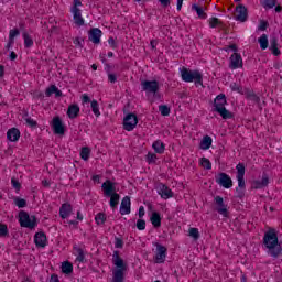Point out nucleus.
<instances>
[{
  "label": "nucleus",
  "mask_w": 282,
  "mask_h": 282,
  "mask_svg": "<svg viewBox=\"0 0 282 282\" xmlns=\"http://www.w3.org/2000/svg\"><path fill=\"white\" fill-rule=\"evenodd\" d=\"M108 80L109 83H116L118 80V76L113 73L108 74Z\"/></svg>",
  "instance_id": "obj_57"
},
{
  "label": "nucleus",
  "mask_w": 282,
  "mask_h": 282,
  "mask_svg": "<svg viewBox=\"0 0 282 282\" xmlns=\"http://www.w3.org/2000/svg\"><path fill=\"white\" fill-rule=\"evenodd\" d=\"M159 3L162 8H169V6H171V0H159Z\"/></svg>",
  "instance_id": "obj_59"
},
{
  "label": "nucleus",
  "mask_w": 282,
  "mask_h": 282,
  "mask_svg": "<svg viewBox=\"0 0 282 282\" xmlns=\"http://www.w3.org/2000/svg\"><path fill=\"white\" fill-rule=\"evenodd\" d=\"M72 204L69 203H64L62 204L61 208H59V217L62 219H67V217H69V215H72Z\"/></svg>",
  "instance_id": "obj_24"
},
{
  "label": "nucleus",
  "mask_w": 282,
  "mask_h": 282,
  "mask_svg": "<svg viewBox=\"0 0 282 282\" xmlns=\"http://www.w3.org/2000/svg\"><path fill=\"white\" fill-rule=\"evenodd\" d=\"M214 202L217 206L216 210L219 213V215H223V217H228V205L224 203V197L221 196H215Z\"/></svg>",
  "instance_id": "obj_12"
},
{
  "label": "nucleus",
  "mask_w": 282,
  "mask_h": 282,
  "mask_svg": "<svg viewBox=\"0 0 282 282\" xmlns=\"http://www.w3.org/2000/svg\"><path fill=\"white\" fill-rule=\"evenodd\" d=\"M152 148L154 149L155 153L162 155V153H164L166 149V145L164 144V142H162V140H156L153 142Z\"/></svg>",
  "instance_id": "obj_28"
},
{
  "label": "nucleus",
  "mask_w": 282,
  "mask_h": 282,
  "mask_svg": "<svg viewBox=\"0 0 282 282\" xmlns=\"http://www.w3.org/2000/svg\"><path fill=\"white\" fill-rule=\"evenodd\" d=\"M247 98H249V100H252L253 102H261V98L252 91L247 94Z\"/></svg>",
  "instance_id": "obj_49"
},
{
  "label": "nucleus",
  "mask_w": 282,
  "mask_h": 282,
  "mask_svg": "<svg viewBox=\"0 0 282 282\" xmlns=\"http://www.w3.org/2000/svg\"><path fill=\"white\" fill-rule=\"evenodd\" d=\"M77 258L76 261H79V263H85V251L80 248L77 249Z\"/></svg>",
  "instance_id": "obj_46"
},
{
  "label": "nucleus",
  "mask_w": 282,
  "mask_h": 282,
  "mask_svg": "<svg viewBox=\"0 0 282 282\" xmlns=\"http://www.w3.org/2000/svg\"><path fill=\"white\" fill-rule=\"evenodd\" d=\"M58 87L56 85H51L48 88L45 90V96L46 98H50L53 94H56Z\"/></svg>",
  "instance_id": "obj_43"
},
{
  "label": "nucleus",
  "mask_w": 282,
  "mask_h": 282,
  "mask_svg": "<svg viewBox=\"0 0 282 282\" xmlns=\"http://www.w3.org/2000/svg\"><path fill=\"white\" fill-rule=\"evenodd\" d=\"M144 206H141L140 208H139V218L140 219H142V217H144Z\"/></svg>",
  "instance_id": "obj_63"
},
{
  "label": "nucleus",
  "mask_w": 282,
  "mask_h": 282,
  "mask_svg": "<svg viewBox=\"0 0 282 282\" xmlns=\"http://www.w3.org/2000/svg\"><path fill=\"white\" fill-rule=\"evenodd\" d=\"M145 160L148 164H155V161L158 160V154L153 152H149L145 156Z\"/></svg>",
  "instance_id": "obj_41"
},
{
  "label": "nucleus",
  "mask_w": 282,
  "mask_h": 282,
  "mask_svg": "<svg viewBox=\"0 0 282 282\" xmlns=\"http://www.w3.org/2000/svg\"><path fill=\"white\" fill-rule=\"evenodd\" d=\"M110 197V207L118 208V204H120V194H112L111 196H107Z\"/></svg>",
  "instance_id": "obj_32"
},
{
  "label": "nucleus",
  "mask_w": 282,
  "mask_h": 282,
  "mask_svg": "<svg viewBox=\"0 0 282 282\" xmlns=\"http://www.w3.org/2000/svg\"><path fill=\"white\" fill-rule=\"evenodd\" d=\"M192 10L196 11L198 19H208V14L204 12V8L197 6L196 3L192 4Z\"/></svg>",
  "instance_id": "obj_30"
},
{
  "label": "nucleus",
  "mask_w": 282,
  "mask_h": 282,
  "mask_svg": "<svg viewBox=\"0 0 282 282\" xmlns=\"http://www.w3.org/2000/svg\"><path fill=\"white\" fill-rule=\"evenodd\" d=\"M13 202L18 208H25L28 206V200H25V198L15 197Z\"/></svg>",
  "instance_id": "obj_37"
},
{
  "label": "nucleus",
  "mask_w": 282,
  "mask_h": 282,
  "mask_svg": "<svg viewBox=\"0 0 282 282\" xmlns=\"http://www.w3.org/2000/svg\"><path fill=\"white\" fill-rule=\"evenodd\" d=\"M19 34H21V32L19 31V29H13L10 31L9 33V39L14 41V36H19Z\"/></svg>",
  "instance_id": "obj_55"
},
{
  "label": "nucleus",
  "mask_w": 282,
  "mask_h": 282,
  "mask_svg": "<svg viewBox=\"0 0 282 282\" xmlns=\"http://www.w3.org/2000/svg\"><path fill=\"white\" fill-rule=\"evenodd\" d=\"M141 89L142 91H145L147 94H158L160 91V82L158 80H142L141 82Z\"/></svg>",
  "instance_id": "obj_7"
},
{
  "label": "nucleus",
  "mask_w": 282,
  "mask_h": 282,
  "mask_svg": "<svg viewBox=\"0 0 282 282\" xmlns=\"http://www.w3.org/2000/svg\"><path fill=\"white\" fill-rule=\"evenodd\" d=\"M0 237H8V225L0 223Z\"/></svg>",
  "instance_id": "obj_51"
},
{
  "label": "nucleus",
  "mask_w": 282,
  "mask_h": 282,
  "mask_svg": "<svg viewBox=\"0 0 282 282\" xmlns=\"http://www.w3.org/2000/svg\"><path fill=\"white\" fill-rule=\"evenodd\" d=\"M258 43H259L261 50H268V45H270V42H268V35L267 34H262L258 39Z\"/></svg>",
  "instance_id": "obj_31"
},
{
  "label": "nucleus",
  "mask_w": 282,
  "mask_h": 282,
  "mask_svg": "<svg viewBox=\"0 0 282 282\" xmlns=\"http://www.w3.org/2000/svg\"><path fill=\"white\" fill-rule=\"evenodd\" d=\"M22 36L24 39V47L30 48L32 45H34V40H32L28 32H24Z\"/></svg>",
  "instance_id": "obj_35"
},
{
  "label": "nucleus",
  "mask_w": 282,
  "mask_h": 282,
  "mask_svg": "<svg viewBox=\"0 0 282 282\" xmlns=\"http://www.w3.org/2000/svg\"><path fill=\"white\" fill-rule=\"evenodd\" d=\"M14 45V40L9 39V42L7 43V50H10Z\"/></svg>",
  "instance_id": "obj_64"
},
{
  "label": "nucleus",
  "mask_w": 282,
  "mask_h": 282,
  "mask_svg": "<svg viewBox=\"0 0 282 282\" xmlns=\"http://www.w3.org/2000/svg\"><path fill=\"white\" fill-rule=\"evenodd\" d=\"M89 155H91V149H89V147H83L80 150L82 160L87 162V160H89Z\"/></svg>",
  "instance_id": "obj_34"
},
{
  "label": "nucleus",
  "mask_w": 282,
  "mask_h": 282,
  "mask_svg": "<svg viewBox=\"0 0 282 282\" xmlns=\"http://www.w3.org/2000/svg\"><path fill=\"white\" fill-rule=\"evenodd\" d=\"M276 7V0H264V8L272 10V8Z\"/></svg>",
  "instance_id": "obj_52"
},
{
  "label": "nucleus",
  "mask_w": 282,
  "mask_h": 282,
  "mask_svg": "<svg viewBox=\"0 0 282 282\" xmlns=\"http://www.w3.org/2000/svg\"><path fill=\"white\" fill-rule=\"evenodd\" d=\"M236 171V178L238 180V187H236L237 197L238 199H243L246 197V164L238 163Z\"/></svg>",
  "instance_id": "obj_5"
},
{
  "label": "nucleus",
  "mask_w": 282,
  "mask_h": 282,
  "mask_svg": "<svg viewBox=\"0 0 282 282\" xmlns=\"http://www.w3.org/2000/svg\"><path fill=\"white\" fill-rule=\"evenodd\" d=\"M215 182L223 188H232V178L226 172H220L215 176Z\"/></svg>",
  "instance_id": "obj_9"
},
{
  "label": "nucleus",
  "mask_w": 282,
  "mask_h": 282,
  "mask_svg": "<svg viewBox=\"0 0 282 282\" xmlns=\"http://www.w3.org/2000/svg\"><path fill=\"white\" fill-rule=\"evenodd\" d=\"M181 78L184 83H194L196 87L204 86V75L197 69L191 70L186 67L180 68Z\"/></svg>",
  "instance_id": "obj_4"
},
{
  "label": "nucleus",
  "mask_w": 282,
  "mask_h": 282,
  "mask_svg": "<svg viewBox=\"0 0 282 282\" xmlns=\"http://www.w3.org/2000/svg\"><path fill=\"white\" fill-rule=\"evenodd\" d=\"M101 188L104 191L105 197H109L111 195H116V183L107 180L102 183Z\"/></svg>",
  "instance_id": "obj_15"
},
{
  "label": "nucleus",
  "mask_w": 282,
  "mask_h": 282,
  "mask_svg": "<svg viewBox=\"0 0 282 282\" xmlns=\"http://www.w3.org/2000/svg\"><path fill=\"white\" fill-rule=\"evenodd\" d=\"M200 165L207 171H210V169H213V163H210V160L204 156L200 159Z\"/></svg>",
  "instance_id": "obj_39"
},
{
  "label": "nucleus",
  "mask_w": 282,
  "mask_h": 282,
  "mask_svg": "<svg viewBox=\"0 0 282 282\" xmlns=\"http://www.w3.org/2000/svg\"><path fill=\"white\" fill-rule=\"evenodd\" d=\"M11 185L15 189V193H19V191H21V182H19V180H17L15 177L11 178Z\"/></svg>",
  "instance_id": "obj_45"
},
{
  "label": "nucleus",
  "mask_w": 282,
  "mask_h": 282,
  "mask_svg": "<svg viewBox=\"0 0 282 282\" xmlns=\"http://www.w3.org/2000/svg\"><path fill=\"white\" fill-rule=\"evenodd\" d=\"M138 127V115L133 112H128L123 118V129L124 131H133Z\"/></svg>",
  "instance_id": "obj_8"
},
{
  "label": "nucleus",
  "mask_w": 282,
  "mask_h": 282,
  "mask_svg": "<svg viewBox=\"0 0 282 282\" xmlns=\"http://www.w3.org/2000/svg\"><path fill=\"white\" fill-rule=\"evenodd\" d=\"M131 214V197L124 196L120 205V215H130Z\"/></svg>",
  "instance_id": "obj_19"
},
{
  "label": "nucleus",
  "mask_w": 282,
  "mask_h": 282,
  "mask_svg": "<svg viewBox=\"0 0 282 282\" xmlns=\"http://www.w3.org/2000/svg\"><path fill=\"white\" fill-rule=\"evenodd\" d=\"M270 184V177L268 176L267 173L262 174V180L261 181H253L252 183V188L256 191H259L261 188H265Z\"/></svg>",
  "instance_id": "obj_21"
},
{
  "label": "nucleus",
  "mask_w": 282,
  "mask_h": 282,
  "mask_svg": "<svg viewBox=\"0 0 282 282\" xmlns=\"http://www.w3.org/2000/svg\"><path fill=\"white\" fill-rule=\"evenodd\" d=\"M153 246L156 248V253L154 256L155 263H164V261H166V252H169V249L160 242H153Z\"/></svg>",
  "instance_id": "obj_10"
},
{
  "label": "nucleus",
  "mask_w": 282,
  "mask_h": 282,
  "mask_svg": "<svg viewBox=\"0 0 282 282\" xmlns=\"http://www.w3.org/2000/svg\"><path fill=\"white\" fill-rule=\"evenodd\" d=\"M229 50H232V52H235V54H237L239 52V47H237V44H230L228 46Z\"/></svg>",
  "instance_id": "obj_62"
},
{
  "label": "nucleus",
  "mask_w": 282,
  "mask_h": 282,
  "mask_svg": "<svg viewBox=\"0 0 282 282\" xmlns=\"http://www.w3.org/2000/svg\"><path fill=\"white\" fill-rule=\"evenodd\" d=\"M199 147L203 151H208V149L213 147V138H210V135L203 137Z\"/></svg>",
  "instance_id": "obj_27"
},
{
  "label": "nucleus",
  "mask_w": 282,
  "mask_h": 282,
  "mask_svg": "<svg viewBox=\"0 0 282 282\" xmlns=\"http://www.w3.org/2000/svg\"><path fill=\"white\" fill-rule=\"evenodd\" d=\"M159 111H160L161 116H164V117L171 116V108L167 107L166 105H160Z\"/></svg>",
  "instance_id": "obj_38"
},
{
  "label": "nucleus",
  "mask_w": 282,
  "mask_h": 282,
  "mask_svg": "<svg viewBox=\"0 0 282 282\" xmlns=\"http://www.w3.org/2000/svg\"><path fill=\"white\" fill-rule=\"evenodd\" d=\"M97 226H102L107 221V215L105 213H98L95 217Z\"/></svg>",
  "instance_id": "obj_36"
},
{
  "label": "nucleus",
  "mask_w": 282,
  "mask_h": 282,
  "mask_svg": "<svg viewBox=\"0 0 282 282\" xmlns=\"http://www.w3.org/2000/svg\"><path fill=\"white\" fill-rule=\"evenodd\" d=\"M112 281L111 282H124V273L127 272V262L120 257V251L116 250L112 254Z\"/></svg>",
  "instance_id": "obj_2"
},
{
  "label": "nucleus",
  "mask_w": 282,
  "mask_h": 282,
  "mask_svg": "<svg viewBox=\"0 0 282 282\" xmlns=\"http://www.w3.org/2000/svg\"><path fill=\"white\" fill-rule=\"evenodd\" d=\"M269 50L273 56H281V50H279V37L271 36L270 37V46Z\"/></svg>",
  "instance_id": "obj_20"
},
{
  "label": "nucleus",
  "mask_w": 282,
  "mask_h": 282,
  "mask_svg": "<svg viewBox=\"0 0 282 282\" xmlns=\"http://www.w3.org/2000/svg\"><path fill=\"white\" fill-rule=\"evenodd\" d=\"M51 127L55 135H65V123H63V119L61 117H54Z\"/></svg>",
  "instance_id": "obj_11"
},
{
  "label": "nucleus",
  "mask_w": 282,
  "mask_h": 282,
  "mask_svg": "<svg viewBox=\"0 0 282 282\" xmlns=\"http://www.w3.org/2000/svg\"><path fill=\"white\" fill-rule=\"evenodd\" d=\"M26 124H29V127H31L32 129H36V127H39V122H36L34 119L28 117L25 119Z\"/></svg>",
  "instance_id": "obj_53"
},
{
  "label": "nucleus",
  "mask_w": 282,
  "mask_h": 282,
  "mask_svg": "<svg viewBox=\"0 0 282 282\" xmlns=\"http://www.w3.org/2000/svg\"><path fill=\"white\" fill-rule=\"evenodd\" d=\"M74 272V264L69 261H64L62 263V273L63 274H73Z\"/></svg>",
  "instance_id": "obj_29"
},
{
  "label": "nucleus",
  "mask_w": 282,
  "mask_h": 282,
  "mask_svg": "<svg viewBox=\"0 0 282 282\" xmlns=\"http://www.w3.org/2000/svg\"><path fill=\"white\" fill-rule=\"evenodd\" d=\"M91 98H89V95H87V94H84V95H82V102H84V104H88V102H90L91 104Z\"/></svg>",
  "instance_id": "obj_58"
},
{
  "label": "nucleus",
  "mask_w": 282,
  "mask_h": 282,
  "mask_svg": "<svg viewBox=\"0 0 282 282\" xmlns=\"http://www.w3.org/2000/svg\"><path fill=\"white\" fill-rule=\"evenodd\" d=\"M236 12H238L236 21H240V23H246V21H248V8H246L245 4H238L236 7Z\"/></svg>",
  "instance_id": "obj_16"
},
{
  "label": "nucleus",
  "mask_w": 282,
  "mask_h": 282,
  "mask_svg": "<svg viewBox=\"0 0 282 282\" xmlns=\"http://www.w3.org/2000/svg\"><path fill=\"white\" fill-rule=\"evenodd\" d=\"M90 107L96 118H100V107L98 105V100L94 99L93 101H90Z\"/></svg>",
  "instance_id": "obj_33"
},
{
  "label": "nucleus",
  "mask_w": 282,
  "mask_h": 282,
  "mask_svg": "<svg viewBox=\"0 0 282 282\" xmlns=\"http://www.w3.org/2000/svg\"><path fill=\"white\" fill-rule=\"evenodd\" d=\"M48 282H61V280L58 279V274L53 273Z\"/></svg>",
  "instance_id": "obj_61"
},
{
  "label": "nucleus",
  "mask_w": 282,
  "mask_h": 282,
  "mask_svg": "<svg viewBox=\"0 0 282 282\" xmlns=\"http://www.w3.org/2000/svg\"><path fill=\"white\" fill-rule=\"evenodd\" d=\"M264 248H268V254L273 259L282 257V243L279 241L276 229H269L263 236Z\"/></svg>",
  "instance_id": "obj_1"
},
{
  "label": "nucleus",
  "mask_w": 282,
  "mask_h": 282,
  "mask_svg": "<svg viewBox=\"0 0 282 282\" xmlns=\"http://www.w3.org/2000/svg\"><path fill=\"white\" fill-rule=\"evenodd\" d=\"M73 14V20L75 25H78V28L85 25V19H83V14L80 11H70Z\"/></svg>",
  "instance_id": "obj_26"
},
{
  "label": "nucleus",
  "mask_w": 282,
  "mask_h": 282,
  "mask_svg": "<svg viewBox=\"0 0 282 282\" xmlns=\"http://www.w3.org/2000/svg\"><path fill=\"white\" fill-rule=\"evenodd\" d=\"M115 248H124V240L120 237H115Z\"/></svg>",
  "instance_id": "obj_48"
},
{
  "label": "nucleus",
  "mask_w": 282,
  "mask_h": 282,
  "mask_svg": "<svg viewBox=\"0 0 282 282\" xmlns=\"http://www.w3.org/2000/svg\"><path fill=\"white\" fill-rule=\"evenodd\" d=\"M150 221L153 228H162V216L158 212H152L150 216Z\"/></svg>",
  "instance_id": "obj_25"
},
{
  "label": "nucleus",
  "mask_w": 282,
  "mask_h": 282,
  "mask_svg": "<svg viewBox=\"0 0 282 282\" xmlns=\"http://www.w3.org/2000/svg\"><path fill=\"white\" fill-rule=\"evenodd\" d=\"M217 25L224 28V22H221L218 18L209 19V28H217Z\"/></svg>",
  "instance_id": "obj_42"
},
{
  "label": "nucleus",
  "mask_w": 282,
  "mask_h": 282,
  "mask_svg": "<svg viewBox=\"0 0 282 282\" xmlns=\"http://www.w3.org/2000/svg\"><path fill=\"white\" fill-rule=\"evenodd\" d=\"M19 224L21 228H29L34 230L39 226V220L35 215H31L25 210H20L18 215Z\"/></svg>",
  "instance_id": "obj_6"
},
{
  "label": "nucleus",
  "mask_w": 282,
  "mask_h": 282,
  "mask_svg": "<svg viewBox=\"0 0 282 282\" xmlns=\"http://www.w3.org/2000/svg\"><path fill=\"white\" fill-rule=\"evenodd\" d=\"M231 91H237L238 94H243V87L238 85L237 83L230 84Z\"/></svg>",
  "instance_id": "obj_47"
},
{
  "label": "nucleus",
  "mask_w": 282,
  "mask_h": 282,
  "mask_svg": "<svg viewBox=\"0 0 282 282\" xmlns=\"http://www.w3.org/2000/svg\"><path fill=\"white\" fill-rule=\"evenodd\" d=\"M34 243L36 248H45L47 246V236L43 231H39L34 236Z\"/></svg>",
  "instance_id": "obj_18"
},
{
  "label": "nucleus",
  "mask_w": 282,
  "mask_h": 282,
  "mask_svg": "<svg viewBox=\"0 0 282 282\" xmlns=\"http://www.w3.org/2000/svg\"><path fill=\"white\" fill-rule=\"evenodd\" d=\"M259 23L260 24L258 26V30L260 32H265V30H268V28H270V23L268 21H265V20H260Z\"/></svg>",
  "instance_id": "obj_44"
},
{
  "label": "nucleus",
  "mask_w": 282,
  "mask_h": 282,
  "mask_svg": "<svg viewBox=\"0 0 282 282\" xmlns=\"http://www.w3.org/2000/svg\"><path fill=\"white\" fill-rule=\"evenodd\" d=\"M83 6V2L80 0L73 1V6L70 8V12H78L80 11L78 7Z\"/></svg>",
  "instance_id": "obj_50"
},
{
  "label": "nucleus",
  "mask_w": 282,
  "mask_h": 282,
  "mask_svg": "<svg viewBox=\"0 0 282 282\" xmlns=\"http://www.w3.org/2000/svg\"><path fill=\"white\" fill-rule=\"evenodd\" d=\"M188 232H189V237H192V239H194V241H197V239H199V229H197L195 227H191Z\"/></svg>",
  "instance_id": "obj_40"
},
{
  "label": "nucleus",
  "mask_w": 282,
  "mask_h": 282,
  "mask_svg": "<svg viewBox=\"0 0 282 282\" xmlns=\"http://www.w3.org/2000/svg\"><path fill=\"white\" fill-rule=\"evenodd\" d=\"M74 45H76L77 47H79L80 50H83V42L80 41V37H76L73 41Z\"/></svg>",
  "instance_id": "obj_60"
},
{
  "label": "nucleus",
  "mask_w": 282,
  "mask_h": 282,
  "mask_svg": "<svg viewBox=\"0 0 282 282\" xmlns=\"http://www.w3.org/2000/svg\"><path fill=\"white\" fill-rule=\"evenodd\" d=\"M156 191L159 195L162 197V199H171V197H174L175 194L173 193L172 189H170L169 186L164 183H159Z\"/></svg>",
  "instance_id": "obj_13"
},
{
  "label": "nucleus",
  "mask_w": 282,
  "mask_h": 282,
  "mask_svg": "<svg viewBox=\"0 0 282 282\" xmlns=\"http://www.w3.org/2000/svg\"><path fill=\"white\" fill-rule=\"evenodd\" d=\"M19 138H21V131L18 128L8 130L7 140H9V142H19Z\"/></svg>",
  "instance_id": "obj_22"
},
{
  "label": "nucleus",
  "mask_w": 282,
  "mask_h": 282,
  "mask_svg": "<svg viewBox=\"0 0 282 282\" xmlns=\"http://www.w3.org/2000/svg\"><path fill=\"white\" fill-rule=\"evenodd\" d=\"M137 228H138V230H145L147 221L144 219H138L137 220Z\"/></svg>",
  "instance_id": "obj_54"
},
{
  "label": "nucleus",
  "mask_w": 282,
  "mask_h": 282,
  "mask_svg": "<svg viewBox=\"0 0 282 282\" xmlns=\"http://www.w3.org/2000/svg\"><path fill=\"white\" fill-rule=\"evenodd\" d=\"M108 43H109L110 47H112V50H116V47H118V43H116V40L113 39V36H110L108 39Z\"/></svg>",
  "instance_id": "obj_56"
},
{
  "label": "nucleus",
  "mask_w": 282,
  "mask_h": 282,
  "mask_svg": "<svg viewBox=\"0 0 282 282\" xmlns=\"http://www.w3.org/2000/svg\"><path fill=\"white\" fill-rule=\"evenodd\" d=\"M66 113L70 120H76V117L80 115V107L77 104H72Z\"/></svg>",
  "instance_id": "obj_23"
},
{
  "label": "nucleus",
  "mask_w": 282,
  "mask_h": 282,
  "mask_svg": "<svg viewBox=\"0 0 282 282\" xmlns=\"http://www.w3.org/2000/svg\"><path fill=\"white\" fill-rule=\"evenodd\" d=\"M227 105H228V100L226 99V95L219 94L214 99L213 111L215 113H219V116L223 118V120H232V118H235V115L232 112H230L228 109H226Z\"/></svg>",
  "instance_id": "obj_3"
},
{
  "label": "nucleus",
  "mask_w": 282,
  "mask_h": 282,
  "mask_svg": "<svg viewBox=\"0 0 282 282\" xmlns=\"http://www.w3.org/2000/svg\"><path fill=\"white\" fill-rule=\"evenodd\" d=\"M229 67L230 69H239V67H243V59L241 58V54L234 53L230 58Z\"/></svg>",
  "instance_id": "obj_17"
},
{
  "label": "nucleus",
  "mask_w": 282,
  "mask_h": 282,
  "mask_svg": "<svg viewBox=\"0 0 282 282\" xmlns=\"http://www.w3.org/2000/svg\"><path fill=\"white\" fill-rule=\"evenodd\" d=\"M100 39H102V31L98 28H93L88 31V41L95 45L100 44Z\"/></svg>",
  "instance_id": "obj_14"
}]
</instances>
